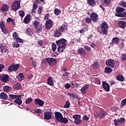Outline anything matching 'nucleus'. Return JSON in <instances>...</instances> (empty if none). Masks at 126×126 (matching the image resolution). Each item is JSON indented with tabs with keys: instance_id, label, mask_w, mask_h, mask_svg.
I'll list each match as a JSON object with an SVG mask.
<instances>
[{
	"instance_id": "f257e3e1",
	"label": "nucleus",
	"mask_w": 126,
	"mask_h": 126,
	"mask_svg": "<svg viewBox=\"0 0 126 126\" xmlns=\"http://www.w3.org/2000/svg\"><path fill=\"white\" fill-rule=\"evenodd\" d=\"M56 43L59 47L58 48V52L62 53L63 52V50L65 48V46H66V44H67V41L64 38H61L56 41Z\"/></svg>"
},
{
	"instance_id": "f03ea898",
	"label": "nucleus",
	"mask_w": 126,
	"mask_h": 126,
	"mask_svg": "<svg viewBox=\"0 0 126 126\" xmlns=\"http://www.w3.org/2000/svg\"><path fill=\"white\" fill-rule=\"evenodd\" d=\"M43 63H48L50 65L53 66V65H55V64H57V60L54 58H48L44 59L43 60Z\"/></svg>"
},
{
	"instance_id": "7ed1b4c3",
	"label": "nucleus",
	"mask_w": 126,
	"mask_h": 126,
	"mask_svg": "<svg viewBox=\"0 0 126 126\" xmlns=\"http://www.w3.org/2000/svg\"><path fill=\"white\" fill-rule=\"evenodd\" d=\"M101 28L102 32L104 35H108V30H109V25L105 21L103 22L101 24Z\"/></svg>"
},
{
	"instance_id": "20e7f679",
	"label": "nucleus",
	"mask_w": 126,
	"mask_h": 126,
	"mask_svg": "<svg viewBox=\"0 0 126 126\" xmlns=\"http://www.w3.org/2000/svg\"><path fill=\"white\" fill-rule=\"evenodd\" d=\"M33 24L36 30L37 33H40L42 30V24H40L38 21H34Z\"/></svg>"
},
{
	"instance_id": "39448f33",
	"label": "nucleus",
	"mask_w": 126,
	"mask_h": 126,
	"mask_svg": "<svg viewBox=\"0 0 126 126\" xmlns=\"http://www.w3.org/2000/svg\"><path fill=\"white\" fill-rule=\"evenodd\" d=\"M19 8H20V1L18 0L14 1L12 3L11 9L14 11H17Z\"/></svg>"
},
{
	"instance_id": "423d86ee",
	"label": "nucleus",
	"mask_w": 126,
	"mask_h": 126,
	"mask_svg": "<svg viewBox=\"0 0 126 126\" xmlns=\"http://www.w3.org/2000/svg\"><path fill=\"white\" fill-rule=\"evenodd\" d=\"M19 68V64L12 63L7 69L9 72H12V71H16Z\"/></svg>"
},
{
	"instance_id": "0eeeda50",
	"label": "nucleus",
	"mask_w": 126,
	"mask_h": 126,
	"mask_svg": "<svg viewBox=\"0 0 126 126\" xmlns=\"http://www.w3.org/2000/svg\"><path fill=\"white\" fill-rule=\"evenodd\" d=\"M0 79L2 82L7 83L9 81V77H8V75L3 74L0 76Z\"/></svg>"
},
{
	"instance_id": "6e6552de",
	"label": "nucleus",
	"mask_w": 126,
	"mask_h": 126,
	"mask_svg": "<svg viewBox=\"0 0 126 126\" xmlns=\"http://www.w3.org/2000/svg\"><path fill=\"white\" fill-rule=\"evenodd\" d=\"M0 28L1 29L2 32H3V34H7V29L6 28V27H5L4 22H0Z\"/></svg>"
},
{
	"instance_id": "1a4fd4ad",
	"label": "nucleus",
	"mask_w": 126,
	"mask_h": 126,
	"mask_svg": "<svg viewBox=\"0 0 126 126\" xmlns=\"http://www.w3.org/2000/svg\"><path fill=\"white\" fill-rule=\"evenodd\" d=\"M106 65L111 66V67H114L115 66V62L113 59H109L106 61L105 63Z\"/></svg>"
},
{
	"instance_id": "9d476101",
	"label": "nucleus",
	"mask_w": 126,
	"mask_h": 126,
	"mask_svg": "<svg viewBox=\"0 0 126 126\" xmlns=\"http://www.w3.org/2000/svg\"><path fill=\"white\" fill-rule=\"evenodd\" d=\"M55 118L58 122H60L62 121V119L63 118V114L59 112H55Z\"/></svg>"
},
{
	"instance_id": "9b49d317",
	"label": "nucleus",
	"mask_w": 126,
	"mask_h": 126,
	"mask_svg": "<svg viewBox=\"0 0 126 126\" xmlns=\"http://www.w3.org/2000/svg\"><path fill=\"white\" fill-rule=\"evenodd\" d=\"M89 88V85L85 84L81 88V92L84 95L86 94V92H87V89Z\"/></svg>"
},
{
	"instance_id": "f8f14e48",
	"label": "nucleus",
	"mask_w": 126,
	"mask_h": 126,
	"mask_svg": "<svg viewBox=\"0 0 126 126\" xmlns=\"http://www.w3.org/2000/svg\"><path fill=\"white\" fill-rule=\"evenodd\" d=\"M91 19L93 22H96L98 20V15L95 13H92L90 16Z\"/></svg>"
},
{
	"instance_id": "ddd939ff",
	"label": "nucleus",
	"mask_w": 126,
	"mask_h": 126,
	"mask_svg": "<svg viewBox=\"0 0 126 126\" xmlns=\"http://www.w3.org/2000/svg\"><path fill=\"white\" fill-rule=\"evenodd\" d=\"M67 25L64 23L60 27L59 30L61 32H66L67 31Z\"/></svg>"
},
{
	"instance_id": "4468645a",
	"label": "nucleus",
	"mask_w": 126,
	"mask_h": 126,
	"mask_svg": "<svg viewBox=\"0 0 126 126\" xmlns=\"http://www.w3.org/2000/svg\"><path fill=\"white\" fill-rule=\"evenodd\" d=\"M53 26V21L51 20H47L45 24V27L46 29H51Z\"/></svg>"
},
{
	"instance_id": "2eb2a0df",
	"label": "nucleus",
	"mask_w": 126,
	"mask_h": 126,
	"mask_svg": "<svg viewBox=\"0 0 126 126\" xmlns=\"http://www.w3.org/2000/svg\"><path fill=\"white\" fill-rule=\"evenodd\" d=\"M102 87L103 89L109 92L110 91V85L105 82H102Z\"/></svg>"
},
{
	"instance_id": "dca6fc26",
	"label": "nucleus",
	"mask_w": 126,
	"mask_h": 126,
	"mask_svg": "<svg viewBox=\"0 0 126 126\" xmlns=\"http://www.w3.org/2000/svg\"><path fill=\"white\" fill-rule=\"evenodd\" d=\"M45 120H51L52 119V112L49 111L45 112L44 113Z\"/></svg>"
},
{
	"instance_id": "f3484780",
	"label": "nucleus",
	"mask_w": 126,
	"mask_h": 126,
	"mask_svg": "<svg viewBox=\"0 0 126 126\" xmlns=\"http://www.w3.org/2000/svg\"><path fill=\"white\" fill-rule=\"evenodd\" d=\"M34 102L36 105H38V106H44V103L42 99L35 98L34 99Z\"/></svg>"
},
{
	"instance_id": "a211bd4d",
	"label": "nucleus",
	"mask_w": 126,
	"mask_h": 126,
	"mask_svg": "<svg viewBox=\"0 0 126 126\" xmlns=\"http://www.w3.org/2000/svg\"><path fill=\"white\" fill-rule=\"evenodd\" d=\"M118 26L120 28L125 29L126 27V22L125 21H120L118 22Z\"/></svg>"
},
{
	"instance_id": "6ab92c4d",
	"label": "nucleus",
	"mask_w": 126,
	"mask_h": 126,
	"mask_svg": "<svg viewBox=\"0 0 126 126\" xmlns=\"http://www.w3.org/2000/svg\"><path fill=\"white\" fill-rule=\"evenodd\" d=\"M25 33L30 36H32V35H33V30L30 28H28L25 31Z\"/></svg>"
},
{
	"instance_id": "aec40b11",
	"label": "nucleus",
	"mask_w": 126,
	"mask_h": 126,
	"mask_svg": "<svg viewBox=\"0 0 126 126\" xmlns=\"http://www.w3.org/2000/svg\"><path fill=\"white\" fill-rule=\"evenodd\" d=\"M54 37H57L58 38L59 37H60V36H62V32L60 30H56L54 32Z\"/></svg>"
},
{
	"instance_id": "412c9836",
	"label": "nucleus",
	"mask_w": 126,
	"mask_h": 126,
	"mask_svg": "<svg viewBox=\"0 0 126 126\" xmlns=\"http://www.w3.org/2000/svg\"><path fill=\"white\" fill-rule=\"evenodd\" d=\"M78 54L79 55H82L85 56L86 55V52L83 48H80L78 50Z\"/></svg>"
},
{
	"instance_id": "4be33fe9",
	"label": "nucleus",
	"mask_w": 126,
	"mask_h": 126,
	"mask_svg": "<svg viewBox=\"0 0 126 126\" xmlns=\"http://www.w3.org/2000/svg\"><path fill=\"white\" fill-rule=\"evenodd\" d=\"M22 97H17L16 100L14 101L15 104H17L18 105H21L22 104V100H21Z\"/></svg>"
},
{
	"instance_id": "5701e85b",
	"label": "nucleus",
	"mask_w": 126,
	"mask_h": 126,
	"mask_svg": "<svg viewBox=\"0 0 126 126\" xmlns=\"http://www.w3.org/2000/svg\"><path fill=\"white\" fill-rule=\"evenodd\" d=\"M1 11L3 12L8 11V5L6 4H3L1 8Z\"/></svg>"
},
{
	"instance_id": "b1692460",
	"label": "nucleus",
	"mask_w": 126,
	"mask_h": 126,
	"mask_svg": "<svg viewBox=\"0 0 126 126\" xmlns=\"http://www.w3.org/2000/svg\"><path fill=\"white\" fill-rule=\"evenodd\" d=\"M47 84L50 86H54V80L51 77H48L47 79Z\"/></svg>"
},
{
	"instance_id": "393cba45",
	"label": "nucleus",
	"mask_w": 126,
	"mask_h": 126,
	"mask_svg": "<svg viewBox=\"0 0 126 126\" xmlns=\"http://www.w3.org/2000/svg\"><path fill=\"white\" fill-rule=\"evenodd\" d=\"M0 98L3 100H7V95L4 92L1 93L0 94Z\"/></svg>"
},
{
	"instance_id": "a878e982",
	"label": "nucleus",
	"mask_w": 126,
	"mask_h": 126,
	"mask_svg": "<svg viewBox=\"0 0 126 126\" xmlns=\"http://www.w3.org/2000/svg\"><path fill=\"white\" fill-rule=\"evenodd\" d=\"M116 79H117L118 81L123 82L124 80H125V77L122 75H118L116 76Z\"/></svg>"
},
{
	"instance_id": "bb28decb",
	"label": "nucleus",
	"mask_w": 126,
	"mask_h": 126,
	"mask_svg": "<svg viewBox=\"0 0 126 126\" xmlns=\"http://www.w3.org/2000/svg\"><path fill=\"white\" fill-rule=\"evenodd\" d=\"M7 23H9L11 22L12 25H15V21L14 20V19H12L10 17L7 18Z\"/></svg>"
},
{
	"instance_id": "cd10ccee",
	"label": "nucleus",
	"mask_w": 126,
	"mask_h": 126,
	"mask_svg": "<svg viewBox=\"0 0 126 126\" xmlns=\"http://www.w3.org/2000/svg\"><path fill=\"white\" fill-rule=\"evenodd\" d=\"M17 77L19 81H21L24 79V75L23 73H20L17 76Z\"/></svg>"
},
{
	"instance_id": "c85d7f7f",
	"label": "nucleus",
	"mask_w": 126,
	"mask_h": 126,
	"mask_svg": "<svg viewBox=\"0 0 126 126\" xmlns=\"http://www.w3.org/2000/svg\"><path fill=\"white\" fill-rule=\"evenodd\" d=\"M124 11L125 8L121 7H118L116 8V12H117V13H121V12H124Z\"/></svg>"
},
{
	"instance_id": "c756f323",
	"label": "nucleus",
	"mask_w": 126,
	"mask_h": 126,
	"mask_svg": "<svg viewBox=\"0 0 126 126\" xmlns=\"http://www.w3.org/2000/svg\"><path fill=\"white\" fill-rule=\"evenodd\" d=\"M30 21L31 19L29 16H27L24 20V23H25L26 24H28V23L30 22Z\"/></svg>"
},
{
	"instance_id": "7c9ffc66",
	"label": "nucleus",
	"mask_w": 126,
	"mask_h": 126,
	"mask_svg": "<svg viewBox=\"0 0 126 126\" xmlns=\"http://www.w3.org/2000/svg\"><path fill=\"white\" fill-rule=\"evenodd\" d=\"M87 1L88 4L91 5V6H94L95 4V2L94 0H87Z\"/></svg>"
},
{
	"instance_id": "2f4dec72",
	"label": "nucleus",
	"mask_w": 126,
	"mask_h": 126,
	"mask_svg": "<svg viewBox=\"0 0 126 126\" xmlns=\"http://www.w3.org/2000/svg\"><path fill=\"white\" fill-rule=\"evenodd\" d=\"M104 70L106 73H111L113 71V70L110 67H106Z\"/></svg>"
},
{
	"instance_id": "473e14b6",
	"label": "nucleus",
	"mask_w": 126,
	"mask_h": 126,
	"mask_svg": "<svg viewBox=\"0 0 126 126\" xmlns=\"http://www.w3.org/2000/svg\"><path fill=\"white\" fill-rule=\"evenodd\" d=\"M100 118L101 119H103V118H105V117H106V116H107V112H105V111H101L100 113Z\"/></svg>"
},
{
	"instance_id": "72a5a7b5",
	"label": "nucleus",
	"mask_w": 126,
	"mask_h": 126,
	"mask_svg": "<svg viewBox=\"0 0 126 126\" xmlns=\"http://www.w3.org/2000/svg\"><path fill=\"white\" fill-rule=\"evenodd\" d=\"M112 43L119 44V43H120V39L117 37L113 38L112 39Z\"/></svg>"
},
{
	"instance_id": "f704fd0d",
	"label": "nucleus",
	"mask_w": 126,
	"mask_h": 126,
	"mask_svg": "<svg viewBox=\"0 0 126 126\" xmlns=\"http://www.w3.org/2000/svg\"><path fill=\"white\" fill-rule=\"evenodd\" d=\"M11 88L8 86H5L3 87V91L4 92H9L11 90Z\"/></svg>"
},
{
	"instance_id": "c9c22d12",
	"label": "nucleus",
	"mask_w": 126,
	"mask_h": 126,
	"mask_svg": "<svg viewBox=\"0 0 126 126\" xmlns=\"http://www.w3.org/2000/svg\"><path fill=\"white\" fill-rule=\"evenodd\" d=\"M68 120L66 118H63V117H62V118L61 119V121H60V123H63V124H67L68 123Z\"/></svg>"
},
{
	"instance_id": "e433bc0d",
	"label": "nucleus",
	"mask_w": 126,
	"mask_h": 126,
	"mask_svg": "<svg viewBox=\"0 0 126 126\" xmlns=\"http://www.w3.org/2000/svg\"><path fill=\"white\" fill-rule=\"evenodd\" d=\"M9 97L12 99H16L17 97H22V95H14V94H9Z\"/></svg>"
},
{
	"instance_id": "4c0bfd02",
	"label": "nucleus",
	"mask_w": 126,
	"mask_h": 126,
	"mask_svg": "<svg viewBox=\"0 0 126 126\" xmlns=\"http://www.w3.org/2000/svg\"><path fill=\"white\" fill-rule=\"evenodd\" d=\"M13 87H14V89H15L16 90H18L20 89V87H21V85H20V84L18 83V84H15Z\"/></svg>"
},
{
	"instance_id": "58836bf2",
	"label": "nucleus",
	"mask_w": 126,
	"mask_h": 126,
	"mask_svg": "<svg viewBox=\"0 0 126 126\" xmlns=\"http://www.w3.org/2000/svg\"><path fill=\"white\" fill-rule=\"evenodd\" d=\"M52 49L53 52H55L57 50V45L55 43H52Z\"/></svg>"
},
{
	"instance_id": "ea45409f",
	"label": "nucleus",
	"mask_w": 126,
	"mask_h": 126,
	"mask_svg": "<svg viewBox=\"0 0 126 126\" xmlns=\"http://www.w3.org/2000/svg\"><path fill=\"white\" fill-rule=\"evenodd\" d=\"M118 17H126V12H124L122 14H118L116 15Z\"/></svg>"
},
{
	"instance_id": "a19ab883",
	"label": "nucleus",
	"mask_w": 126,
	"mask_h": 126,
	"mask_svg": "<svg viewBox=\"0 0 126 126\" xmlns=\"http://www.w3.org/2000/svg\"><path fill=\"white\" fill-rule=\"evenodd\" d=\"M32 101H33V99L31 97H29L26 99L25 103L26 104H30V103H32Z\"/></svg>"
},
{
	"instance_id": "79ce46f5",
	"label": "nucleus",
	"mask_w": 126,
	"mask_h": 126,
	"mask_svg": "<svg viewBox=\"0 0 126 126\" xmlns=\"http://www.w3.org/2000/svg\"><path fill=\"white\" fill-rule=\"evenodd\" d=\"M67 94L69 96H70L73 99H75V98H77V95L74 94L68 93Z\"/></svg>"
},
{
	"instance_id": "37998d69",
	"label": "nucleus",
	"mask_w": 126,
	"mask_h": 126,
	"mask_svg": "<svg viewBox=\"0 0 126 126\" xmlns=\"http://www.w3.org/2000/svg\"><path fill=\"white\" fill-rule=\"evenodd\" d=\"M73 118L75 120H80V119H81V116L79 115L76 114L73 116Z\"/></svg>"
},
{
	"instance_id": "c03bdc74",
	"label": "nucleus",
	"mask_w": 126,
	"mask_h": 126,
	"mask_svg": "<svg viewBox=\"0 0 126 126\" xmlns=\"http://www.w3.org/2000/svg\"><path fill=\"white\" fill-rule=\"evenodd\" d=\"M119 5L122 6L123 7H126V1H122L119 2Z\"/></svg>"
},
{
	"instance_id": "a18cd8bd",
	"label": "nucleus",
	"mask_w": 126,
	"mask_h": 126,
	"mask_svg": "<svg viewBox=\"0 0 126 126\" xmlns=\"http://www.w3.org/2000/svg\"><path fill=\"white\" fill-rule=\"evenodd\" d=\"M61 13V10H59L58 8H55L54 9V13L56 15H59Z\"/></svg>"
},
{
	"instance_id": "49530a36",
	"label": "nucleus",
	"mask_w": 126,
	"mask_h": 126,
	"mask_svg": "<svg viewBox=\"0 0 126 126\" xmlns=\"http://www.w3.org/2000/svg\"><path fill=\"white\" fill-rule=\"evenodd\" d=\"M121 104V107H123L126 106V98L123 99L122 101Z\"/></svg>"
},
{
	"instance_id": "de8ad7c7",
	"label": "nucleus",
	"mask_w": 126,
	"mask_h": 126,
	"mask_svg": "<svg viewBox=\"0 0 126 126\" xmlns=\"http://www.w3.org/2000/svg\"><path fill=\"white\" fill-rule=\"evenodd\" d=\"M12 46L13 47H14V48H19V47H20V45L17 42H14L13 43Z\"/></svg>"
},
{
	"instance_id": "09e8293b",
	"label": "nucleus",
	"mask_w": 126,
	"mask_h": 126,
	"mask_svg": "<svg viewBox=\"0 0 126 126\" xmlns=\"http://www.w3.org/2000/svg\"><path fill=\"white\" fill-rule=\"evenodd\" d=\"M74 123L75 125H80L82 123V121L80 120V119H76L74 121Z\"/></svg>"
},
{
	"instance_id": "8fccbe9b",
	"label": "nucleus",
	"mask_w": 126,
	"mask_h": 126,
	"mask_svg": "<svg viewBox=\"0 0 126 126\" xmlns=\"http://www.w3.org/2000/svg\"><path fill=\"white\" fill-rule=\"evenodd\" d=\"M94 81L95 83H97V84H100V83H101V81H100L99 78H94Z\"/></svg>"
},
{
	"instance_id": "3c124183",
	"label": "nucleus",
	"mask_w": 126,
	"mask_h": 126,
	"mask_svg": "<svg viewBox=\"0 0 126 126\" xmlns=\"http://www.w3.org/2000/svg\"><path fill=\"white\" fill-rule=\"evenodd\" d=\"M19 14L21 17H23L25 15V13L23 11L20 10L19 11Z\"/></svg>"
},
{
	"instance_id": "603ef678",
	"label": "nucleus",
	"mask_w": 126,
	"mask_h": 126,
	"mask_svg": "<svg viewBox=\"0 0 126 126\" xmlns=\"http://www.w3.org/2000/svg\"><path fill=\"white\" fill-rule=\"evenodd\" d=\"M15 40L18 43H23V40H22L21 38H20L19 37L16 38Z\"/></svg>"
},
{
	"instance_id": "864d4df0",
	"label": "nucleus",
	"mask_w": 126,
	"mask_h": 126,
	"mask_svg": "<svg viewBox=\"0 0 126 126\" xmlns=\"http://www.w3.org/2000/svg\"><path fill=\"white\" fill-rule=\"evenodd\" d=\"M19 37H18V34L17 33V32H15L13 33V39H14V40H16V39H17V38Z\"/></svg>"
},
{
	"instance_id": "5fc2aeb1",
	"label": "nucleus",
	"mask_w": 126,
	"mask_h": 126,
	"mask_svg": "<svg viewBox=\"0 0 126 126\" xmlns=\"http://www.w3.org/2000/svg\"><path fill=\"white\" fill-rule=\"evenodd\" d=\"M93 66L94 68H98V67H99V63H98V62H95L93 64Z\"/></svg>"
},
{
	"instance_id": "6e6d98bb",
	"label": "nucleus",
	"mask_w": 126,
	"mask_h": 126,
	"mask_svg": "<svg viewBox=\"0 0 126 126\" xmlns=\"http://www.w3.org/2000/svg\"><path fill=\"white\" fill-rule=\"evenodd\" d=\"M37 7H38V6L35 3H34L32 6V12H35V10L37 9Z\"/></svg>"
},
{
	"instance_id": "4d7b16f0",
	"label": "nucleus",
	"mask_w": 126,
	"mask_h": 126,
	"mask_svg": "<svg viewBox=\"0 0 126 126\" xmlns=\"http://www.w3.org/2000/svg\"><path fill=\"white\" fill-rule=\"evenodd\" d=\"M114 125L115 126H120V125H121V123H120V121L118 120H115Z\"/></svg>"
},
{
	"instance_id": "13d9d810",
	"label": "nucleus",
	"mask_w": 126,
	"mask_h": 126,
	"mask_svg": "<svg viewBox=\"0 0 126 126\" xmlns=\"http://www.w3.org/2000/svg\"><path fill=\"white\" fill-rule=\"evenodd\" d=\"M70 105V103L69 102V101H66L64 107V108H69Z\"/></svg>"
},
{
	"instance_id": "bf43d9fd",
	"label": "nucleus",
	"mask_w": 126,
	"mask_h": 126,
	"mask_svg": "<svg viewBox=\"0 0 126 126\" xmlns=\"http://www.w3.org/2000/svg\"><path fill=\"white\" fill-rule=\"evenodd\" d=\"M0 50L1 53H2V54H3V50H5V49H4V46H3L2 44L0 45Z\"/></svg>"
},
{
	"instance_id": "052dcab7",
	"label": "nucleus",
	"mask_w": 126,
	"mask_h": 126,
	"mask_svg": "<svg viewBox=\"0 0 126 126\" xmlns=\"http://www.w3.org/2000/svg\"><path fill=\"white\" fill-rule=\"evenodd\" d=\"M84 48L85 49V50H86V51H87V52H90V51H91V48H90L89 46H84Z\"/></svg>"
},
{
	"instance_id": "680f3d73",
	"label": "nucleus",
	"mask_w": 126,
	"mask_h": 126,
	"mask_svg": "<svg viewBox=\"0 0 126 126\" xmlns=\"http://www.w3.org/2000/svg\"><path fill=\"white\" fill-rule=\"evenodd\" d=\"M118 120L119 121V122L121 124H123V123L125 122V121H126V120H125V119L123 118H120V119H118Z\"/></svg>"
},
{
	"instance_id": "e2e57ef3",
	"label": "nucleus",
	"mask_w": 126,
	"mask_h": 126,
	"mask_svg": "<svg viewBox=\"0 0 126 126\" xmlns=\"http://www.w3.org/2000/svg\"><path fill=\"white\" fill-rule=\"evenodd\" d=\"M121 60H122V61H126V55H124V54H123L121 56Z\"/></svg>"
},
{
	"instance_id": "0e129e2a",
	"label": "nucleus",
	"mask_w": 126,
	"mask_h": 126,
	"mask_svg": "<svg viewBox=\"0 0 126 126\" xmlns=\"http://www.w3.org/2000/svg\"><path fill=\"white\" fill-rule=\"evenodd\" d=\"M68 75H69V73L68 72H65L63 74V77H66V76H68Z\"/></svg>"
},
{
	"instance_id": "69168bd1",
	"label": "nucleus",
	"mask_w": 126,
	"mask_h": 126,
	"mask_svg": "<svg viewBox=\"0 0 126 126\" xmlns=\"http://www.w3.org/2000/svg\"><path fill=\"white\" fill-rule=\"evenodd\" d=\"M86 22H87V23H91V19H90V18H87L86 19Z\"/></svg>"
},
{
	"instance_id": "338daca9",
	"label": "nucleus",
	"mask_w": 126,
	"mask_h": 126,
	"mask_svg": "<svg viewBox=\"0 0 126 126\" xmlns=\"http://www.w3.org/2000/svg\"><path fill=\"white\" fill-rule=\"evenodd\" d=\"M104 2L105 4H110V2H111V0H104Z\"/></svg>"
},
{
	"instance_id": "774afa93",
	"label": "nucleus",
	"mask_w": 126,
	"mask_h": 126,
	"mask_svg": "<svg viewBox=\"0 0 126 126\" xmlns=\"http://www.w3.org/2000/svg\"><path fill=\"white\" fill-rule=\"evenodd\" d=\"M85 31H87V29L86 28H84V29L80 30V33H84V32H85Z\"/></svg>"
}]
</instances>
